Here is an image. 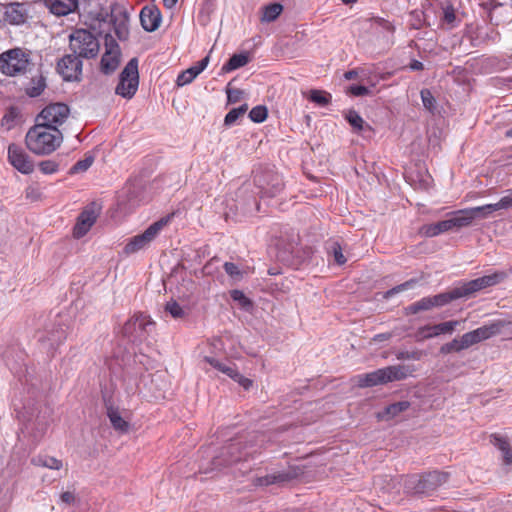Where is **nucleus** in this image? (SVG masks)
Masks as SVG:
<instances>
[{
    "label": "nucleus",
    "instance_id": "1",
    "mask_svg": "<svg viewBox=\"0 0 512 512\" xmlns=\"http://www.w3.org/2000/svg\"><path fill=\"white\" fill-rule=\"evenodd\" d=\"M62 134L57 128L37 122L25 137L27 148L34 154L47 155L54 152L61 144Z\"/></svg>",
    "mask_w": 512,
    "mask_h": 512
},
{
    "label": "nucleus",
    "instance_id": "2",
    "mask_svg": "<svg viewBox=\"0 0 512 512\" xmlns=\"http://www.w3.org/2000/svg\"><path fill=\"white\" fill-rule=\"evenodd\" d=\"M33 66L31 52L23 48H13L0 54V72L6 76L25 75Z\"/></svg>",
    "mask_w": 512,
    "mask_h": 512
},
{
    "label": "nucleus",
    "instance_id": "3",
    "mask_svg": "<svg viewBox=\"0 0 512 512\" xmlns=\"http://www.w3.org/2000/svg\"><path fill=\"white\" fill-rule=\"evenodd\" d=\"M413 370L405 365L387 366L377 369L370 373L360 374L355 377L359 387H373L376 385L386 384L388 382L399 381L411 375Z\"/></svg>",
    "mask_w": 512,
    "mask_h": 512
},
{
    "label": "nucleus",
    "instance_id": "4",
    "mask_svg": "<svg viewBox=\"0 0 512 512\" xmlns=\"http://www.w3.org/2000/svg\"><path fill=\"white\" fill-rule=\"evenodd\" d=\"M69 47L79 58H94L98 55L100 44L96 36L86 29H76L69 36Z\"/></svg>",
    "mask_w": 512,
    "mask_h": 512
},
{
    "label": "nucleus",
    "instance_id": "5",
    "mask_svg": "<svg viewBox=\"0 0 512 512\" xmlns=\"http://www.w3.org/2000/svg\"><path fill=\"white\" fill-rule=\"evenodd\" d=\"M172 215H168L151 224L143 233L132 237L124 247L127 255L134 254L147 247L160 233V231L168 225Z\"/></svg>",
    "mask_w": 512,
    "mask_h": 512
},
{
    "label": "nucleus",
    "instance_id": "6",
    "mask_svg": "<svg viewBox=\"0 0 512 512\" xmlns=\"http://www.w3.org/2000/svg\"><path fill=\"white\" fill-rule=\"evenodd\" d=\"M138 85V61L136 58H132L120 73L119 83L115 88V93L123 98L130 99L137 92Z\"/></svg>",
    "mask_w": 512,
    "mask_h": 512
},
{
    "label": "nucleus",
    "instance_id": "7",
    "mask_svg": "<svg viewBox=\"0 0 512 512\" xmlns=\"http://www.w3.org/2000/svg\"><path fill=\"white\" fill-rule=\"evenodd\" d=\"M70 113L69 107L64 103H54L46 106L37 117L40 124L48 125L51 128H57L62 125Z\"/></svg>",
    "mask_w": 512,
    "mask_h": 512
},
{
    "label": "nucleus",
    "instance_id": "8",
    "mask_svg": "<svg viewBox=\"0 0 512 512\" xmlns=\"http://www.w3.org/2000/svg\"><path fill=\"white\" fill-rule=\"evenodd\" d=\"M508 275L509 273L506 271H496L492 274L470 280L460 287L463 297L481 291L485 288L495 286L503 282Z\"/></svg>",
    "mask_w": 512,
    "mask_h": 512
},
{
    "label": "nucleus",
    "instance_id": "9",
    "mask_svg": "<svg viewBox=\"0 0 512 512\" xmlns=\"http://www.w3.org/2000/svg\"><path fill=\"white\" fill-rule=\"evenodd\" d=\"M503 327L504 323L502 321H497L489 325L479 327L473 331L467 332L460 337L462 347H464V349H468L469 347L483 340L489 339L492 336L500 333Z\"/></svg>",
    "mask_w": 512,
    "mask_h": 512
},
{
    "label": "nucleus",
    "instance_id": "10",
    "mask_svg": "<svg viewBox=\"0 0 512 512\" xmlns=\"http://www.w3.org/2000/svg\"><path fill=\"white\" fill-rule=\"evenodd\" d=\"M7 158L10 165L22 174L28 175L34 171L35 165L31 157L15 143L8 146Z\"/></svg>",
    "mask_w": 512,
    "mask_h": 512
},
{
    "label": "nucleus",
    "instance_id": "11",
    "mask_svg": "<svg viewBox=\"0 0 512 512\" xmlns=\"http://www.w3.org/2000/svg\"><path fill=\"white\" fill-rule=\"evenodd\" d=\"M57 71L66 81H79L82 76V61L74 54L65 55L58 61Z\"/></svg>",
    "mask_w": 512,
    "mask_h": 512
},
{
    "label": "nucleus",
    "instance_id": "12",
    "mask_svg": "<svg viewBox=\"0 0 512 512\" xmlns=\"http://www.w3.org/2000/svg\"><path fill=\"white\" fill-rule=\"evenodd\" d=\"M153 324L150 316L136 313L124 324L122 331L125 336L142 339L147 333V327Z\"/></svg>",
    "mask_w": 512,
    "mask_h": 512
},
{
    "label": "nucleus",
    "instance_id": "13",
    "mask_svg": "<svg viewBox=\"0 0 512 512\" xmlns=\"http://www.w3.org/2000/svg\"><path fill=\"white\" fill-rule=\"evenodd\" d=\"M28 13L23 3H8L0 7V20L10 25L25 23Z\"/></svg>",
    "mask_w": 512,
    "mask_h": 512
},
{
    "label": "nucleus",
    "instance_id": "14",
    "mask_svg": "<svg viewBox=\"0 0 512 512\" xmlns=\"http://www.w3.org/2000/svg\"><path fill=\"white\" fill-rule=\"evenodd\" d=\"M458 323V321H447L435 325H425L417 329L414 337L416 341L422 342L441 334H451Z\"/></svg>",
    "mask_w": 512,
    "mask_h": 512
},
{
    "label": "nucleus",
    "instance_id": "15",
    "mask_svg": "<svg viewBox=\"0 0 512 512\" xmlns=\"http://www.w3.org/2000/svg\"><path fill=\"white\" fill-rule=\"evenodd\" d=\"M106 50L101 59V69L105 74L114 72L120 62V49L115 40L106 41Z\"/></svg>",
    "mask_w": 512,
    "mask_h": 512
},
{
    "label": "nucleus",
    "instance_id": "16",
    "mask_svg": "<svg viewBox=\"0 0 512 512\" xmlns=\"http://www.w3.org/2000/svg\"><path fill=\"white\" fill-rule=\"evenodd\" d=\"M140 22L147 32L157 30L161 23V12L155 5L144 6L140 11Z\"/></svg>",
    "mask_w": 512,
    "mask_h": 512
},
{
    "label": "nucleus",
    "instance_id": "17",
    "mask_svg": "<svg viewBox=\"0 0 512 512\" xmlns=\"http://www.w3.org/2000/svg\"><path fill=\"white\" fill-rule=\"evenodd\" d=\"M43 3L55 16H66L74 13L79 6L78 0H43Z\"/></svg>",
    "mask_w": 512,
    "mask_h": 512
},
{
    "label": "nucleus",
    "instance_id": "18",
    "mask_svg": "<svg viewBox=\"0 0 512 512\" xmlns=\"http://www.w3.org/2000/svg\"><path fill=\"white\" fill-rule=\"evenodd\" d=\"M447 481V475L438 471L430 472L419 479L416 486L417 492L429 493L434 490L437 486Z\"/></svg>",
    "mask_w": 512,
    "mask_h": 512
},
{
    "label": "nucleus",
    "instance_id": "19",
    "mask_svg": "<svg viewBox=\"0 0 512 512\" xmlns=\"http://www.w3.org/2000/svg\"><path fill=\"white\" fill-rule=\"evenodd\" d=\"M469 214L470 212H468L467 208L449 213L447 219H445L449 231H458L461 228L470 226L472 224V217Z\"/></svg>",
    "mask_w": 512,
    "mask_h": 512
},
{
    "label": "nucleus",
    "instance_id": "20",
    "mask_svg": "<svg viewBox=\"0 0 512 512\" xmlns=\"http://www.w3.org/2000/svg\"><path fill=\"white\" fill-rule=\"evenodd\" d=\"M97 215L93 210L86 209L78 217L77 223L73 229V235L76 238L83 237L93 226Z\"/></svg>",
    "mask_w": 512,
    "mask_h": 512
},
{
    "label": "nucleus",
    "instance_id": "21",
    "mask_svg": "<svg viewBox=\"0 0 512 512\" xmlns=\"http://www.w3.org/2000/svg\"><path fill=\"white\" fill-rule=\"evenodd\" d=\"M209 57L206 56L192 67L182 71L176 80L178 86L190 84L208 65Z\"/></svg>",
    "mask_w": 512,
    "mask_h": 512
},
{
    "label": "nucleus",
    "instance_id": "22",
    "mask_svg": "<svg viewBox=\"0 0 512 512\" xmlns=\"http://www.w3.org/2000/svg\"><path fill=\"white\" fill-rule=\"evenodd\" d=\"M490 442L502 452L503 463L505 465H512V447L508 439L500 434L494 433L490 435Z\"/></svg>",
    "mask_w": 512,
    "mask_h": 512
},
{
    "label": "nucleus",
    "instance_id": "23",
    "mask_svg": "<svg viewBox=\"0 0 512 512\" xmlns=\"http://www.w3.org/2000/svg\"><path fill=\"white\" fill-rule=\"evenodd\" d=\"M107 416L116 431L120 433H127L129 431V423L122 418L118 408L113 406L107 407Z\"/></svg>",
    "mask_w": 512,
    "mask_h": 512
},
{
    "label": "nucleus",
    "instance_id": "24",
    "mask_svg": "<svg viewBox=\"0 0 512 512\" xmlns=\"http://www.w3.org/2000/svg\"><path fill=\"white\" fill-rule=\"evenodd\" d=\"M410 407V403L408 401H400L393 404L388 405L383 411L378 413V418L380 420H389L399 415L401 412L406 411Z\"/></svg>",
    "mask_w": 512,
    "mask_h": 512
},
{
    "label": "nucleus",
    "instance_id": "25",
    "mask_svg": "<svg viewBox=\"0 0 512 512\" xmlns=\"http://www.w3.org/2000/svg\"><path fill=\"white\" fill-rule=\"evenodd\" d=\"M446 232L450 231L445 220L423 225L419 230V233L425 237H435Z\"/></svg>",
    "mask_w": 512,
    "mask_h": 512
},
{
    "label": "nucleus",
    "instance_id": "26",
    "mask_svg": "<svg viewBox=\"0 0 512 512\" xmlns=\"http://www.w3.org/2000/svg\"><path fill=\"white\" fill-rule=\"evenodd\" d=\"M34 466L46 467L53 470H60L63 467L61 460L48 455H38L31 459Z\"/></svg>",
    "mask_w": 512,
    "mask_h": 512
},
{
    "label": "nucleus",
    "instance_id": "27",
    "mask_svg": "<svg viewBox=\"0 0 512 512\" xmlns=\"http://www.w3.org/2000/svg\"><path fill=\"white\" fill-rule=\"evenodd\" d=\"M462 297H463V294H462L460 287L455 288L454 290H452L450 292L440 293L438 295L432 296L435 307L444 306V305L450 303L451 301L462 298Z\"/></svg>",
    "mask_w": 512,
    "mask_h": 512
},
{
    "label": "nucleus",
    "instance_id": "28",
    "mask_svg": "<svg viewBox=\"0 0 512 512\" xmlns=\"http://www.w3.org/2000/svg\"><path fill=\"white\" fill-rule=\"evenodd\" d=\"M204 360L209 363L212 367L226 374L231 379L237 376V368L235 364L224 363L212 357H205Z\"/></svg>",
    "mask_w": 512,
    "mask_h": 512
},
{
    "label": "nucleus",
    "instance_id": "29",
    "mask_svg": "<svg viewBox=\"0 0 512 512\" xmlns=\"http://www.w3.org/2000/svg\"><path fill=\"white\" fill-rule=\"evenodd\" d=\"M46 88L45 78L40 75L38 77L32 78L29 84L27 85L25 91L26 94L30 97H38Z\"/></svg>",
    "mask_w": 512,
    "mask_h": 512
},
{
    "label": "nucleus",
    "instance_id": "30",
    "mask_svg": "<svg viewBox=\"0 0 512 512\" xmlns=\"http://www.w3.org/2000/svg\"><path fill=\"white\" fill-rule=\"evenodd\" d=\"M249 62V58L246 54H234L230 59L223 65V70L230 72L245 66Z\"/></svg>",
    "mask_w": 512,
    "mask_h": 512
},
{
    "label": "nucleus",
    "instance_id": "31",
    "mask_svg": "<svg viewBox=\"0 0 512 512\" xmlns=\"http://www.w3.org/2000/svg\"><path fill=\"white\" fill-rule=\"evenodd\" d=\"M283 11V6L279 3H271L264 7L261 20L263 22H272L278 18Z\"/></svg>",
    "mask_w": 512,
    "mask_h": 512
},
{
    "label": "nucleus",
    "instance_id": "32",
    "mask_svg": "<svg viewBox=\"0 0 512 512\" xmlns=\"http://www.w3.org/2000/svg\"><path fill=\"white\" fill-rule=\"evenodd\" d=\"M289 480L287 473H274L257 479L259 485L268 486L275 483H282Z\"/></svg>",
    "mask_w": 512,
    "mask_h": 512
},
{
    "label": "nucleus",
    "instance_id": "33",
    "mask_svg": "<svg viewBox=\"0 0 512 512\" xmlns=\"http://www.w3.org/2000/svg\"><path fill=\"white\" fill-rule=\"evenodd\" d=\"M435 307L433 298L431 297H424L420 299L419 301L411 304L408 309L411 313L416 314L423 310H429L431 308Z\"/></svg>",
    "mask_w": 512,
    "mask_h": 512
},
{
    "label": "nucleus",
    "instance_id": "34",
    "mask_svg": "<svg viewBox=\"0 0 512 512\" xmlns=\"http://www.w3.org/2000/svg\"><path fill=\"white\" fill-rule=\"evenodd\" d=\"M309 100L320 106H326L330 103L331 95L325 91L311 90Z\"/></svg>",
    "mask_w": 512,
    "mask_h": 512
},
{
    "label": "nucleus",
    "instance_id": "35",
    "mask_svg": "<svg viewBox=\"0 0 512 512\" xmlns=\"http://www.w3.org/2000/svg\"><path fill=\"white\" fill-rule=\"evenodd\" d=\"M418 281H419L418 279L413 278V279H410L402 284H399V285L393 287L392 289L386 291L384 294V298L388 299L397 293L411 289L418 283Z\"/></svg>",
    "mask_w": 512,
    "mask_h": 512
},
{
    "label": "nucleus",
    "instance_id": "36",
    "mask_svg": "<svg viewBox=\"0 0 512 512\" xmlns=\"http://www.w3.org/2000/svg\"><path fill=\"white\" fill-rule=\"evenodd\" d=\"M165 311L175 319L183 318L186 315L183 307L173 299L166 303Z\"/></svg>",
    "mask_w": 512,
    "mask_h": 512
},
{
    "label": "nucleus",
    "instance_id": "37",
    "mask_svg": "<svg viewBox=\"0 0 512 512\" xmlns=\"http://www.w3.org/2000/svg\"><path fill=\"white\" fill-rule=\"evenodd\" d=\"M247 109H248V107L245 104L238 108H234V109L230 110L225 116V119H224L225 125L230 126V125L234 124L238 118H240L241 116H243L246 113Z\"/></svg>",
    "mask_w": 512,
    "mask_h": 512
},
{
    "label": "nucleus",
    "instance_id": "38",
    "mask_svg": "<svg viewBox=\"0 0 512 512\" xmlns=\"http://www.w3.org/2000/svg\"><path fill=\"white\" fill-rule=\"evenodd\" d=\"M512 207V189H508L505 191V195L500 198V200L496 203H493L492 206H487L489 209H509Z\"/></svg>",
    "mask_w": 512,
    "mask_h": 512
},
{
    "label": "nucleus",
    "instance_id": "39",
    "mask_svg": "<svg viewBox=\"0 0 512 512\" xmlns=\"http://www.w3.org/2000/svg\"><path fill=\"white\" fill-rule=\"evenodd\" d=\"M492 204H486V205H483V206H477V207H472V208H467L468 212H470V216L472 217V221L478 217V216H481L483 218H486L488 217L491 213H493L494 211H497L498 209H489L487 208V206H492Z\"/></svg>",
    "mask_w": 512,
    "mask_h": 512
},
{
    "label": "nucleus",
    "instance_id": "40",
    "mask_svg": "<svg viewBox=\"0 0 512 512\" xmlns=\"http://www.w3.org/2000/svg\"><path fill=\"white\" fill-rule=\"evenodd\" d=\"M346 120L355 131L360 132L364 129V120L356 111H349L346 115Z\"/></svg>",
    "mask_w": 512,
    "mask_h": 512
},
{
    "label": "nucleus",
    "instance_id": "41",
    "mask_svg": "<svg viewBox=\"0 0 512 512\" xmlns=\"http://www.w3.org/2000/svg\"><path fill=\"white\" fill-rule=\"evenodd\" d=\"M462 350L465 349L464 347H462L460 338H455L452 341L445 343L440 347V353L442 354H450L452 352H460Z\"/></svg>",
    "mask_w": 512,
    "mask_h": 512
},
{
    "label": "nucleus",
    "instance_id": "42",
    "mask_svg": "<svg viewBox=\"0 0 512 512\" xmlns=\"http://www.w3.org/2000/svg\"><path fill=\"white\" fill-rule=\"evenodd\" d=\"M267 109L265 106L253 107L249 112V117L253 122L261 123L267 118Z\"/></svg>",
    "mask_w": 512,
    "mask_h": 512
},
{
    "label": "nucleus",
    "instance_id": "43",
    "mask_svg": "<svg viewBox=\"0 0 512 512\" xmlns=\"http://www.w3.org/2000/svg\"><path fill=\"white\" fill-rule=\"evenodd\" d=\"M420 95L423 106L430 112H433L435 110L436 100L431 91L429 89H422Z\"/></svg>",
    "mask_w": 512,
    "mask_h": 512
},
{
    "label": "nucleus",
    "instance_id": "44",
    "mask_svg": "<svg viewBox=\"0 0 512 512\" xmlns=\"http://www.w3.org/2000/svg\"><path fill=\"white\" fill-rule=\"evenodd\" d=\"M443 21L451 27L455 26L456 12L452 4L443 7Z\"/></svg>",
    "mask_w": 512,
    "mask_h": 512
},
{
    "label": "nucleus",
    "instance_id": "45",
    "mask_svg": "<svg viewBox=\"0 0 512 512\" xmlns=\"http://www.w3.org/2000/svg\"><path fill=\"white\" fill-rule=\"evenodd\" d=\"M93 161L94 158L92 156H87L84 159L77 161L72 167L71 172H84L93 164Z\"/></svg>",
    "mask_w": 512,
    "mask_h": 512
},
{
    "label": "nucleus",
    "instance_id": "46",
    "mask_svg": "<svg viewBox=\"0 0 512 512\" xmlns=\"http://www.w3.org/2000/svg\"><path fill=\"white\" fill-rule=\"evenodd\" d=\"M225 453L230 455L229 463L237 462L242 459H245L244 456L239 451L238 444H230L228 447L225 448Z\"/></svg>",
    "mask_w": 512,
    "mask_h": 512
},
{
    "label": "nucleus",
    "instance_id": "47",
    "mask_svg": "<svg viewBox=\"0 0 512 512\" xmlns=\"http://www.w3.org/2000/svg\"><path fill=\"white\" fill-rule=\"evenodd\" d=\"M58 164L52 160H44L39 164V169L43 174H54L58 171Z\"/></svg>",
    "mask_w": 512,
    "mask_h": 512
},
{
    "label": "nucleus",
    "instance_id": "48",
    "mask_svg": "<svg viewBox=\"0 0 512 512\" xmlns=\"http://www.w3.org/2000/svg\"><path fill=\"white\" fill-rule=\"evenodd\" d=\"M283 189V184L281 180L276 176L275 177V183L272 185L270 189L263 188V195L268 197H273L276 194H278Z\"/></svg>",
    "mask_w": 512,
    "mask_h": 512
},
{
    "label": "nucleus",
    "instance_id": "49",
    "mask_svg": "<svg viewBox=\"0 0 512 512\" xmlns=\"http://www.w3.org/2000/svg\"><path fill=\"white\" fill-rule=\"evenodd\" d=\"M230 296L234 301H237L241 304V306L246 307L247 305H250V300L244 295V293L241 290H232L230 292Z\"/></svg>",
    "mask_w": 512,
    "mask_h": 512
},
{
    "label": "nucleus",
    "instance_id": "50",
    "mask_svg": "<svg viewBox=\"0 0 512 512\" xmlns=\"http://www.w3.org/2000/svg\"><path fill=\"white\" fill-rule=\"evenodd\" d=\"M223 267L225 272L232 278H236L241 275L238 266L232 262H225Z\"/></svg>",
    "mask_w": 512,
    "mask_h": 512
},
{
    "label": "nucleus",
    "instance_id": "51",
    "mask_svg": "<svg viewBox=\"0 0 512 512\" xmlns=\"http://www.w3.org/2000/svg\"><path fill=\"white\" fill-rule=\"evenodd\" d=\"M349 92L354 96H364L369 94V89L363 85H352L349 88Z\"/></svg>",
    "mask_w": 512,
    "mask_h": 512
},
{
    "label": "nucleus",
    "instance_id": "52",
    "mask_svg": "<svg viewBox=\"0 0 512 512\" xmlns=\"http://www.w3.org/2000/svg\"><path fill=\"white\" fill-rule=\"evenodd\" d=\"M333 254H334V259L337 264L343 265L346 262V258L342 253V249H341L340 245H338V244L334 245Z\"/></svg>",
    "mask_w": 512,
    "mask_h": 512
},
{
    "label": "nucleus",
    "instance_id": "53",
    "mask_svg": "<svg viewBox=\"0 0 512 512\" xmlns=\"http://www.w3.org/2000/svg\"><path fill=\"white\" fill-rule=\"evenodd\" d=\"M232 379L238 382L245 390L250 389L253 384L252 380L242 376L238 371L237 376L233 377Z\"/></svg>",
    "mask_w": 512,
    "mask_h": 512
},
{
    "label": "nucleus",
    "instance_id": "54",
    "mask_svg": "<svg viewBox=\"0 0 512 512\" xmlns=\"http://www.w3.org/2000/svg\"><path fill=\"white\" fill-rule=\"evenodd\" d=\"M421 357L420 352H399L397 354V359L403 360V359H414L419 360Z\"/></svg>",
    "mask_w": 512,
    "mask_h": 512
},
{
    "label": "nucleus",
    "instance_id": "55",
    "mask_svg": "<svg viewBox=\"0 0 512 512\" xmlns=\"http://www.w3.org/2000/svg\"><path fill=\"white\" fill-rule=\"evenodd\" d=\"M241 91L239 89H227V97L230 103H235L240 99Z\"/></svg>",
    "mask_w": 512,
    "mask_h": 512
},
{
    "label": "nucleus",
    "instance_id": "56",
    "mask_svg": "<svg viewBox=\"0 0 512 512\" xmlns=\"http://www.w3.org/2000/svg\"><path fill=\"white\" fill-rule=\"evenodd\" d=\"M60 499L65 504H72L75 501V496L73 492L65 491L60 495Z\"/></svg>",
    "mask_w": 512,
    "mask_h": 512
},
{
    "label": "nucleus",
    "instance_id": "57",
    "mask_svg": "<svg viewBox=\"0 0 512 512\" xmlns=\"http://www.w3.org/2000/svg\"><path fill=\"white\" fill-rule=\"evenodd\" d=\"M409 68L411 70H416V71H421L424 69V65L422 62L418 61V60H412L409 64Z\"/></svg>",
    "mask_w": 512,
    "mask_h": 512
},
{
    "label": "nucleus",
    "instance_id": "58",
    "mask_svg": "<svg viewBox=\"0 0 512 512\" xmlns=\"http://www.w3.org/2000/svg\"><path fill=\"white\" fill-rule=\"evenodd\" d=\"M391 337H392L391 333H380V334L375 335L373 340L381 342V341H386V340L390 339Z\"/></svg>",
    "mask_w": 512,
    "mask_h": 512
},
{
    "label": "nucleus",
    "instance_id": "59",
    "mask_svg": "<svg viewBox=\"0 0 512 512\" xmlns=\"http://www.w3.org/2000/svg\"><path fill=\"white\" fill-rule=\"evenodd\" d=\"M357 76H358V73H357V71H355V70H349V71L345 72V74H344V77H345V79H347V80H353V79H355Z\"/></svg>",
    "mask_w": 512,
    "mask_h": 512
},
{
    "label": "nucleus",
    "instance_id": "60",
    "mask_svg": "<svg viewBox=\"0 0 512 512\" xmlns=\"http://www.w3.org/2000/svg\"><path fill=\"white\" fill-rule=\"evenodd\" d=\"M163 2L166 7L171 8L176 4L177 0H163Z\"/></svg>",
    "mask_w": 512,
    "mask_h": 512
},
{
    "label": "nucleus",
    "instance_id": "61",
    "mask_svg": "<svg viewBox=\"0 0 512 512\" xmlns=\"http://www.w3.org/2000/svg\"><path fill=\"white\" fill-rule=\"evenodd\" d=\"M505 135L508 138H512V127L509 130L506 131Z\"/></svg>",
    "mask_w": 512,
    "mask_h": 512
},
{
    "label": "nucleus",
    "instance_id": "62",
    "mask_svg": "<svg viewBox=\"0 0 512 512\" xmlns=\"http://www.w3.org/2000/svg\"><path fill=\"white\" fill-rule=\"evenodd\" d=\"M344 3H353L355 2L356 0H342Z\"/></svg>",
    "mask_w": 512,
    "mask_h": 512
},
{
    "label": "nucleus",
    "instance_id": "63",
    "mask_svg": "<svg viewBox=\"0 0 512 512\" xmlns=\"http://www.w3.org/2000/svg\"><path fill=\"white\" fill-rule=\"evenodd\" d=\"M496 9H497V8H496V7H494V9L492 10V12H491L492 16H493V15H494V13L496 12Z\"/></svg>",
    "mask_w": 512,
    "mask_h": 512
}]
</instances>
